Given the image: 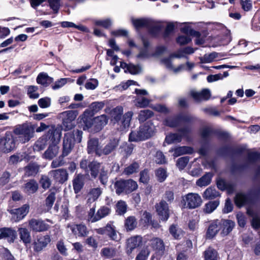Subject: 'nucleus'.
<instances>
[{
  "label": "nucleus",
  "instance_id": "obj_20",
  "mask_svg": "<svg viewBox=\"0 0 260 260\" xmlns=\"http://www.w3.org/2000/svg\"><path fill=\"white\" fill-rule=\"evenodd\" d=\"M51 138L50 135H48V133L46 135L40 138L34 145V151H40L44 149L48 144V139L51 140Z\"/></svg>",
  "mask_w": 260,
  "mask_h": 260
},
{
  "label": "nucleus",
  "instance_id": "obj_63",
  "mask_svg": "<svg viewBox=\"0 0 260 260\" xmlns=\"http://www.w3.org/2000/svg\"><path fill=\"white\" fill-rule=\"evenodd\" d=\"M170 233L175 238L179 239L182 236V231L176 226L172 225L170 228Z\"/></svg>",
  "mask_w": 260,
  "mask_h": 260
},
{
  "label": "nucleus",
  "instance_id": "obj_9",
  "mask_svg": "<svg viewBox=\"0 0 260 260\" xmlns=\"http://www.w3.org/2000/svg\"><path fill=\"white\" fill-rule=\"evenodd\" d=\"M30 229L34 232H41L48 230L50 226L41 219L32 218L29 221Z\"/></svg>",
  "mask_w": 260,
  "mask_h": 260
},
{
  "label": "nucleus",
  "instance_id": "obj_38",
  "mask_svg": "<svg viewBox=\"0 0 260 260\" xmlns=\"http://www.w3.org/2000/svg\"><path fill=\"white\" fill-rule=\"evenodd\" d=\"M107 122L108 119L105 115H102L100 116H98L94 118L93 120V122L98 130L101 129L102 127L107 123Z\"/></svg>",
  "mask_w": 260,
  "mask_h": 260
},
{
  "label": "nucleus",
  "instance_id": "obj_59",
  "mask_svg": "<svg viewBox=\"0 0 260 260\" xmlns=\"http://www.w3.org/2000/svg\"><path fill=\"white\" fill-rule=\"evenodd\" d=\"M133 115V112L132 111H128L123 115L122 124L125 128L129 126Z\"/></svg>",
  "mask_w": 260,
  "mask_h": 260
},
{
  "label": "nucleus",
  "instance_id": "obj_34",
  "mask_svg": "<svg viewBox=\"0 0 260 260\" xmlns=\"http://www.w3.org/2000/svg\"><path fill=\"white\" fill-rule=\"evenodd\" d=\"M25 175L26 176H35L39 171V166L36 164H30L25 169Z\"/></svg>",
  "mask_w": 260,
  "mask_h": 260
},
{
  "label": "nucleus",
  "instance_id": "obj_7",
  "mask_svg": "<svg viewBox=\"0 0 260 260\" xmlns=\"http://www.w3.org/2000/svg\"><path fill=\"white\" fill-rule=\"evenodd\" d=\"M63 116L62 126L64 131H70L74 126V120L77 117V112L75 111H68L62 113Z\"/></svg>",
  "mask_w": 260,
  "mask_h": 260
},
{
  "label": "nucleus",
  "instance_id": "obj_33",
  "mask_svg": "<svg viewBox=\"0 0 260 260\" xmlns=\"http://www.w3.org/2000/svg\"><path fill=\"white\" fill-rule=\"evenodd\" d=\"M106 230L108 233V236L113 240L118 241L120 240V237L118 232L115 230V227L111 223H108L106 226Z\"/></svg>",
  "mask_w": 260,
  "mask_h": 260
},
{
  "label": "nucleus",
  "instance_id": "obj_35",
  "mask_svg": "<svg viewBox=\"0 0 260 260\" xmlns=\"http://www.w3.org/2000/svg\"><path fill=\"white\" fill-rule=\"evenodd\" d=\"M137 225V221L134 216H129L125 220L124 227L127 231L134 230L136 228Z\"/></svg>",
  "mask_w": 260,
  "mask_h": 260
},
{
  "label": "nucleus",
  "instance_id": "obj_37",
  "mask_svg": "<svg viewBox=\"0 0 260 260\" xmlns=\"http://www.w3.org/2000/svg\"><path fill=\"white\" fill-rule=\"evenodd\" d=\"M84 176L78 174L73 181V187L75 193L79 192L83 185Z\"/></svg>",
  "mask_w": 260,
  "mask_h": 260
},
{
  "label": "nucleus",
  "instance_id": "obj_4",
  "mask_svg": "<svg viewBox=\"0 0 260 260\" xmlns=\"http://www.w3.org/2000/svg\"><path fill=\"white\" fill-rule=\"evenodd\" d=\"M16 135L19 136L21 138L20 140L22 143L28 142L33 137L35 133V127L32 125L23 124L18 125L14 131Z\"/></svg>",
  "mask_w": 260,
  "mask_h": 260
},
{
  "label": "nucleus",
  "instance_id": "obj_24",
  "mask_svg": "<svg viewBox=\"0 0 260 260\" xmlns=\"http://www.w3.org/2000/svg\"><path fill=\"white\" fill-rule=\"evenodd\" d=\"M169 152H174L173 156L176 157L185 154H191L193 152V149L190 147L182 146L171 149L169 150Z\"/></svg>",
  "mask_w": 260,
  "mask_h": 260
},
{
  "label": "nucleus",
  "instance_id": "obj_42",
  "mask_svg": "<svg viewBox=\"0 0 260 260\" xmlns=\"http://www.w3.org/2000/svg\"><path fill=\"white\" fill-rule=\"evenodd\" d=\"M211 178V174L210 173H207L202 177L198 179L196 182V184L198 186L200 187L207 186L210 183Z\"/></svg>",
  "mask_w": 260,
  "mask_h": 260
},
{
  "label": "nucleus",
  "instance_id": "obj_14",
  "mask_svg": "<svg viewBox=\"0 0 260 260\" xmlns=\"http://www.w3.org/2000/svg\"><path fill=\"white\" fill-rule=\"evenodd\" d=\"M190 117L180 115L175 117H169L167 118L165 121V125L171 127H176L184 121H187L190 120Z\"/></svg>",
  "mask_w": 260,
  "mask_h": 260
},
{
  "label": "nucleus",
  "instance_id": "obj_23",
  "mask_svg": "<svg viewBox=\"0 0 260 260\" xmlns=\"http://www.w3.org/2000/svg\"><path fill=\"white\" fill-rule=\"evenodd\" d=\"M220 230L219 220H216L211 222L208 227L206 236L209 239L213 238Z\"/></svg>",
  "mask_w": 260,
  "mask_h": 260
},
{
  "label": "nucleus",
  "instance_id": "obj_8",
  "mask_svg": "<svg viewBox=\"0 0 260 260\" xmlns=\"http://www.w3.org/2000/svg\"><path fill=\"white\" fill-rule=\"evenodd\" d=\"M190 132L189 127H186L179 130L180 134H170L167 135L165 139V142L168 144L176 143L181 142L182 137H185Z\"/></svg>",
  "mask_w": 260,
  "mask_h": 260
},
{
  "label": "nucleus",
  "instance_id": "obj_25",
  "mask_svg": "<svg viewBox=\"0 0 260 260\" xmlns=\"http://www.w3.org/2000/svg\"><path fill=\"white\" fill-rule=\"evenodd\" d=\"M15 146V143L12 137L6 136L3 142V144L1 145V150L4 152H8L13 149Z\"/></svg>",
  "mask_w": 260,
  "mask_h": 260
},
{
  "label": "nucleus",
  "instance_id": "obj_60",
  "mask_svg": "<svg viewBox=\"0 0 260 260\" xmlns=\"http://www.w3.org/2000/svg\"><path fill=\"white\" fill-rule=\"evenodd\" d=\"M181 31L187 36H198L200 35L199 32L193 30L189 26L186 25L182 27Z\"/></svg>",
  "mask_w": 260,
  "mask_h": 260
},
{
  "label": "nucleus",
  "instance_id": "obj_44",
  "mask_svg": "<svg viewBox=\"0 0 260 260\" xmlns=\"http://www.w3.org/2000/svg\"><path fill=\"white\" fill-rule=\"evenodd\" d=\"M162 61L168 68L171 69L175 73H179L185 69V66L184 64H181L177 68L173 67L170 59H164Z\"/></svg>",
  "mask_w": 260,
  "mask_h": 260
},
{
  "label": "nucleus",
  "instance_id": "obj_31",
  "mask_svg": "<svg viewBox=\"0 0 260 260\" xmlns=\"http://www.w3.org/2000/svg\"><path fill=\"white\" fill-rule=\"evenodd\" d=\"M123 109L121 106H117L113 109L110 112V116L112 121L118 122L120 120L123 114Z\"/></svg>",
  "mask_w": 260,
  "mask_h": 260
},
{
  "label": "nucleus",
  "instance_id": "obj_45",
  "mask_svg": "<svg viewBox=\"0 0 260 260\" xmlns=\"http://www.w3.org/2000/svg\"><path fill=\"white\" fill-rule=\"evenodd\" d=\"M219 196L218 192L215 188L211 187L206 189L203 194V197L206 199H212Z\"/></svg>",
  "mask_w": 260,
  "mask_h": 260
},
{
  "label": "nucleus",
  "instance_id": "obj_55",
  "mask_svg": "<svg viewBox=\"0 0 260 260\" xmlns=\"http://www.w3.org/2000/svg\"><path fill=\"white\" fill-rule=\"evenodd\" d=\"M56 199L55 193L54 191H51L47 196L45 202L46 205L48 208V209H50Z\"/></svg>",
  "mask_w": 260,
  "mask_h": 260
},
{
  "label": "nucleus",
  "instance_id": "obj_13",
  "mask_svg": "<svg viewBox=\"0 0 260 260\" xmlns=\"http://www.w3.org/2000/svg\"><path fill=\"white\" fill-rule=\"evenodd\" d=\"M29 208V205L25 204L20 208L11 210L10 213L13 214V219L15 222L22 219L28 213Z\"/></svg>",
  "mask_w": 260,
  "mask_h": 260
},
{
  "label": "nucleus",
  "instance_id": "obj_29",
  "mask_svg": "<svg viewBox=\"0 0 260 260\" xmlns=\"http://www.w3.org/2000/svg\"><path fill=\"white\" fill-rule=\"evenodd\" d=\"M102 190L100 187L91 188L87 195L88 203H91L95 201L101 195Z\"/></svg>",
  "mask_w": 260,
  "mask_h": 260
},
{
  "label": "nucleus",
  "instance_id": "obj_57",
  "mask_svg": "<svg viewBox=\"0 0 260 260\" xmlns=\"http://www.w3.org/2000/svg\"><path fill=\"white\" fill-rule=\"evenodd\" d=\"M150 180V174L148 169H144L140 173V182L147 183Z\"/></svg>",
  "mask_w": 260,
  "mask_h": 260
},
{
  "label": "nucleus",
  "instance_id": "obj_52",
  "mask_svg": "<svg viewBox=\"0 0 260 260\" xmlns=\"http://www.w3.org/2000/svg\"><path fill=\"white\" fill-rule=\"evenodd\" d=\"M51 78L49 77L46 73H41L39 74L37 78V82L38 84L46 85L48 82Z\"/></svg>",
  "mask_w": 260,
  "mask_h": 260
},
{
  "label": "nucleus",
  "instance_id": "obj_22",
  "mask_svg": "<svg viewBox=\"0 0 260 260\" xmlns=\"http://www.w3.org/2000/svg\"><path fill=\"white\" fill-rule=\"evenodd\" d=\"M38 189V184L35 180H30L26 182L22 187L24 192L30 195L37 192Z\"/></svg>",
  "mask_w": 260,
  "mask_h": 260
},
{
  "label": "nucleus",
  "instance_id": "obj_48",
  "mask_svg": "<svg viewBox=\"0 0 260 260\" xmlns=\"http://www.w3.org/2000/svg\"><path fill=\"white\" fill-rule=\"evenodd\" d=\"M150 250L147 246L143 248L136 257V260H146L149 255Z\"/></svg>",
  "mask_w": 260,
  "mask_h": 260
},
{
  "label": "nucleus",
  "instance_id": "obj_56",
  "mask_svg": "<svg viewBox=\"0 0 260 260\" xmlns=\"http://www.w3.org/2000/svg\"><path fill=\"white\" fill-rule=\"evenodd\" d=\"M115 191L117 194H120L123 192L125 193V184L123 180L117 181L114 184Z\"/></svg>",
  "mask_w": 260,
  "mask_h": 260
},
{
  "label": "nucleus",
  "instance_id": "obj_46",
  "mask_svg": "<svg viewBox=\"0 0 260 260\" xmlns=\"http://www.w3.org/2000/svg\"><path fill=\"white\" fill-rule=\"evenodd\" d=\"M153 115V113L151 110H143L139 112L138 118L140 122H143L151 117Z\"/></svg>",
  "mask_w": 260,
  "mask_h": 260
},
{
  "label": "nucleus",
  "instance_id": "obj_12",
  "mask_svg": "<svg viewBox=\"0 0 260 260\" xmlns=\"http://www.w3.org/2000/svg\"><path fill=\"white\" fill-rule=\"evenodd\" d=\"M155 208L161 220H167L169 217V209L168 204L164 201H161L155 205Z\"/></svg>",
  "mask_w": 260,
  "mask_h": 260
},
{
  "label": "nucleus",
  "instance_id": "obj_18",
  "mask_svg": "<svg viewBox=\"0 0 260 260\" xmlns=\"http://www.w3.org/2000/svg\"><path fill=\"white\" fill-rule=\"evenodd\" d=\"M68 227L70 228L72 233L78 237H85L88 234L87 227L83 224L68 225Z\"/></svg>",
  "mask_w": 260,
  "mask_h": 260
},
{
  "label": "nucleus",
  "instance_id": "obj_54",
  "mask_svg": "<svg viewBox=\"0 0 260 260\" xmlns=\"http://www.w3.org/2000/svg\"><path fill=\"white\" fill-rule=\"evenodd\" d=\"M38 87L36 86L30 85L27 87V94L31 99H37L39 96V94L37 92Z\"/></svg>",
  "mask_w": 260,
  "mask_h": 260
},
{
  "label": "nucleus",
  "instance_id": "obj_10",
  "mask_svg": "<svg viewBox=\"0 0 260 260\" xmlns=\"http://www.w3.org/2000/svg\"><path fill=\"white\" fill-rule=\"evenodd\" d=\"M120 140L119 138H112L110 139L108 143L101 150L98 151V155H108L116 150L119 145Z\"/></svg>",
  "mask_w": 260,
  "mask_h": 260
},
{
  "label": "nucleus",
  "instance_id": "obj_39",
  "mask_svg": "<svg viewBox=\"0 0 260 260\" xmlns=\"http://www.w3.org/2000/svg\"><path fill=\"white\" fill-rule=\"evenodd\" d=\"M18 232L21 240L25 243L30 242L31 237L29 232L25 228H19Z\"/></svg>",
  "mask_w": 260,
  "mask_h": 260
},
{
  "label": "nucleus",
  "instance_id": "obj_51",
  "mask_svg": "<svg viewBox=\"0 0 260 260\" xmlns=\"http://www.w3.org/2000/svg\"><path fill=\"white\" fill-rule=\"evenodd\" d=\"M229 76L228 72H224L222 74H218L215 75H209L207 77V81L209 82H212L219 80L222 79L223 78Z\"/></svg>",
  "mask_w": 260,
  "mask_h": 260
},
{
  "label": "nucleus",
  "instance_id": "obj_32",
  "mask_svg": "<svg viewBox=\"0 0 260 260\" xmlns=\"http://www.w3.org/2000/svg\"><path fill=\"white\" fill-rule=\"evenodd\" d=\"M204 260H218L219 256L214 249L209 247L204 252Z\"/></svg>",
  "mask_w": 260,
  "mask_h": 260
},
{
  "label": "nucleus",
  "instance_id": "obj_16",
  "mask_svg": "<svg viewBox=\"0 0 260 260\" xmlns=\"http://www.w3.org/2000/svg\"><path fill=\"white\" fill-rule=\"evenodd\" d=\"M16 232L8 228L0 229V239H7L10 243H13L17 237Z\"/></svg>",
  "mask_w": 260,
  "mask_h": 260
},
{
  "label": "nucleus",
  "instance_id": "obj_3",
  "mask_svg": "<svg viewBox=\"0 0 260 260\" xmlns=\"http://www.w3.org/2000/svg\"><path fill=\"white\" fill-rule=\"evenodd\" d=\"M155 132V126L151 121H148L140 126L137 131L131 132L129 135V141L138 142L144 141L151 137Z\"/></svg>",
  "mask_w": 260,
  "mask_h": 260
},
{
  "label": "nucleus",
  "instance_id": "obj_5",
  "mask_svg": "<svg viewBox=\"0 0 260 260\" xmlns=\"http://www.w3.org/2000/svg\"><path fill=\"white\" fill-rule=\"evenodd\" d=\"M148 245L155 251L152 256V260H159L165 253V246L162 240L157 237H153L149 240Z\"/></svg>",
  "mask_w": 260,
  "mask_h": 260
},
{
  "label": "nucleus",
  "instance_id": "obj_43",
  "mask_svg": "<svg viewBox=\"0 0 260 260\" xmlns=\"http://www.w3.org/2000/svg\"><path fill=\"white\" fill-rule=\"evenodd\" d=\"M139 163L134 162L124 169L123 174L126 175H130L137 173L139 170Z\"/></svg>",
  "mask_w": 260,
  "mask_h": 260
},
{
  "label": "nucleus",
  "instance_id": "obj_49",
  "mask_svg": "<svg viewBox=\"0 0 260 260\" xmlns=\"http://www.w3.org/2000/svg\"><path fill=\"white\" fill-rule=\"evenodd\" d=\"M219 205L218 201H214L208 202L206 204L204 208V211L206 213H211Z\"/></svg>",
  "mask_w": 260,
  "mask_h": 260
},
{
  "label": "nucleus",
  "instance_id": "obj_19",
  "mask_svg": "<svg viewBox=\"0 0 260 260\" xmlns=\"http://www.w3.org/2000/svg\"><path fill=\"white\" fill-rule=\"evenodd\" d=\"M133 23L135 27L139 29L141 27H146L152 32L151 28L155 26L154 23L151 20L148 19H138L133 20Z\"/></svg>",
  "mask_w": 260,
  "mask_h": 260
},
{
  "label": "nucleus",
  "instance_id": "obj_40",
  "mask_svg": "<svg viewBox=\"0 0 260 260\" xmlns=\"http://www.w3.org/2000/svg\"><path fill=\"white\" fill-rule=\"evenodd\" d=\"M88 168L90 171L91 176L93 178H95L99 172V170L101 169V164L95 161L90 162L88 165Z\"/></svg>",
  "mask_w": 260,
  "mask_h": 260
},
{
  "label": "nucleus",
  "instance_id": "obj_62",
  "mask_svg": "<svg viewBox=\"0 0 260 260\" xmlns=\"http://www.w3.org/2000/svg\"><path fill=\"white\" fill-rule=\"evenodd\" d=\"M217 185L218 188L222 190L224 189L231 190L233 188L232 186L224 180L220 179L217 182Z\"/></svg>",
  "mask_w": 260,
  "mask_h": 260
},
{
  "label": "nucleus",
  "instance_id": "obj_17",
  "mask_svg": "<svg viewBox=\"0 0 260 260\" xmlns=\"http://www.w3.org/2000/svg\"><path fill=\"white\" fill-rule=\"evenodd\" d=\"M190 94L193 99L197 102L208 100L211 96L209 90L207 89H203L199 92L192 90L190 91Z\"/></svg>",
  "mask_w": 260,
  "mask_h": 260
},
{
  "label": "nucleus",
  "instance_id": "obj_41",
  "mask_svg": "<svg viewBox=\"0 0 260 260\" xmlns=\"http://www.w3.org/2000/svg\"><path fill=\"white\" fill-rule=\"evenodd\" d=\"M248 202V197L242 193H237L235 198V204L238 207H241L247 204Z\"/></svg>",
  "mask_w": 260,
  "mask_h": 260
},
{
  "label": "nucleus",
  "instance_id": "obj_26",
  "mask_svg": "<svg viewBox=\"0 0 260 260\" xmlns=\"http://www.w3.org/2000/svg\"><path fill=\"white\" fill-rule=\"evenodd\" d=\"M120 67L124 69L125 72H129L133 75L138 74L141 71L140 67L133 64H127L124 62H120Z\"/></svg>",
  "mask_w": 260,
  "mask_h": 260
},
{
  "label": "nucleus",
  "instance_id": "obj_11",
  "mask_svg": "<svg viewBox=\"0 0 260 260\" xmlns=\"http://www.w3.org/2000/svg\"><path fill=\"white\" fill-rule=\"evenodd\" d=\"M51 242V238L49 235H40L38 236L36 241L34 243V249L39 252L45 248Z\"/></svg>",
  "mask_w": 260,
  "mask_h": 260
},
{
  "label": "nucleus",
  "instance_id": "obj_6",
  "mask_svg": "<svg viewBox=\"0 0 260 260\" xmlns=\"http://www.w3.org/2000/svg\"><path fill=\"white\" fill-rule=\"evenodd\" d=\"M185 205L189 209H194L200 206L202 203L201 196L196 193H188L183 198Z\"/></svg>",
  "mask_w": 260,
  "mask_h": 260
},
{
  "label": "nucleus",
  "instance_id": "obj_36",
  "mask_svg": "<svg viewBox=\"0 0 260 260\" xmlns=\"http://www.w3.org/2000/svg\"><path fill=\"white\" fill-rule=\"evenodd\" d=\"M125 184V193L128 194L136 190L138 188V184L136 181L132 179L124 180Z\"/></svg>",
  "mask_w": 260,
  "mask_h": 260
},
{
  "label": "nucleus",
  "instance_id": "obj_21",
  "mask_svg": "<svg viewBox=\"0 0 260 260\" xmlns=\"http://www.w3.org/2000/svg\"><path fill=\"white\" fill-rule=\"evenodd\" d=\"M220 230L222 229L221 234L223 236L228 235L233 230L235 226V223L230 220H219Z\"/></svg>",
  "mask_w": 260,
  "mask_h": 260
},
{
  "label": "nucleus",
  "instance_id": "obj_58",
  "mask_svg": "<svg viewBox=\"0 0 260 260\" xmlns=\"http://www.w3.org/2000/svg\"><path fill=\"white\" fill-rule=\"evenodd\" d=\"M127 205L125 202L122 201H119L116 204V211L120 214H123L126 212Z\"/></svg>",
  "mask_w": 260,
  "mask_h": 260
},
{
  "label": "nucleus",
  "instance_id": "obj_15",
  "mask_svg": "<svg viewBox=\"0 0 260 260\" xmlns=\"http://www.w3.org/2000/svg\"><path fill=\"white\" fill-rule=\"evenodd\" d=\"M142 242V238L140 236H136L128 238L126 241V252L130 254L133 250L139 247Z\"/></svg>",
  "mask_w": 260,
  "mask_h": 260
},
{
  "label": "nucleus",
  "instance_id": "obj_50",
  "mask_svg": "<svg viewBox=\"0 0 260 260\" xmlns=\"http://www.w3.org/2000/svg\"><path fill=\"white\" fill-rule=\"evenodd\" d=\"M155 176L159 182H164L168 176L166 170L162 168H158L155 171Z\"/></svg>",
  "mask_w": 260,
  "mask_h": 260
},
{
  "label": "nucleus",
  "instance_id": "obj_61",
  "mask_svg": "<svg viewBox=\"0 0 260 260\" xmlns=\"http://www.w3.org/2000/svg\"><path fill=\"white\" fill-rule=\"evenodd\" d=\"M217 57V53L216 52H212L209 54H205L201 58V61L203 63L211 62Z\"/></svg>",
  "mask_w": 260,
  "mask_h": 260
},
{
  "label": "nucleus",
  "instance_id": "obj_30",
  "mask_svg": "<svg viewBox=\"0 0 260 260\" xmlns=\"http://www.w3.org/2000/svg\"><path fill=\"white\" fill-rule=\"evenodd\" d=\"M101 255L106 258H112L118 255L117 250L112 247H105L102 249Z\"/></svg>",
  "mask_w": 260,
  "mask_h": 260
},
{
  "label": "nucleus",
  "instance_id": "obj_1",
  "mask_svg": "<svg viewBox=\"0 0 260 260\" xmlns=\"http://www.w3.org/2000/svg\"><path fill=\"white\" fill-rule=\"evenodd\" d=\"M48 135L52 137V143L49 145L47 149L44 153L43 157L46 159H52L58 153L59 146L57 144L60 140L61 131L60 128L52 126L48 131Z\"/></svg>",
  "mask_w": 260,
  "mask_h": 260
},
{
  "label": "nucleus",
  "instance_id": "obj_47",
  "mask_svg": "<svg viewBox=\"0 0 260 260\" xmlns=\"http://www.w3.org/2000/svg\"><path fill=\"white\" fill-rule=\"evenodd\" d=\"M150 101L144 97H138L135 100V105L138 108H145L148 106Z\"/></svg>",
  "mask_w": 260,
  "mask_h": 260
},
{
  "label": "nucleus",
  "instance_id": "obj_28",
  "mask_svg": "<svg viewBox=\"0 0 260 260\" xmlns=\"http://www.w3.org/2000/svg\"><path fill=\"white\" fill-rule=\"evenodd\" d=\"M101 150L99 147V140L97 139H90L87 143V152L88 153L94 152L98 155V151Z\"/></svg>",
  "mask_w": 260,
  "mask_h": 260
},
{
  "label": "nucleus",
  "instance_id": "obj_53",
  "mask_svg": "<svg viewBox=\"0 0 260 260\" xmlns=\"http://www.w3.org/2000/svg\"><path fill=\"white\" fill-rule=\"evenodd\" d=\"M110 211V209L108 207L103 206L101 207L96 212L98 220L109 215Z\"/></svg>",
  "mask_w": 260,
  "mask_h": 260
},
{
  "label": "nucleus",
  "instance_id": "obj_2",
  "mask_svg": "<svg viewBox=\"0 0 260 260\" xmlns=\"http://www.w3.org/2000/svg\"><path fill=\"white\" fill-rule=\"evenodd\" d=\"M83 132L78 129L70 131L64 134L63 140V156H67L71 153L76 143L82 141Z\"/></svg>",
  "mask_w": 260,
  "mask_h": 260
},
{
  "label": "nucleus",
  "instance_id": "obj_64",
  "mask_svg": "<svg viewBox=\"0 0 260 260\" xmlns=\"http://www.w3.org/2000/svg\"><path fill=\"white\" fill-rule=\"evenodd\" d=\"M189 161V158L187 156H184L179 158L177 161V166L180 170H183L187 165Z\"/></svg>",
  "mask_w": 260,
  "mask_h": 260
},
{
  "label": "nucleus",
  "instance_id": "obj_27",
  "mask_svg": "<svg viewBox=\"0 0 260 260\" xmlns=\"http://www.w3.org/2000/svg\"><path fill=\"white\" fill-rule=\"evenodd\" d=\"M50 174L59 182H63L67 179V173L63 169L53 170L50 172Z\"/></svg>",
  "mask_w": 260,
  "mask_h": 260
}]
</instances>
